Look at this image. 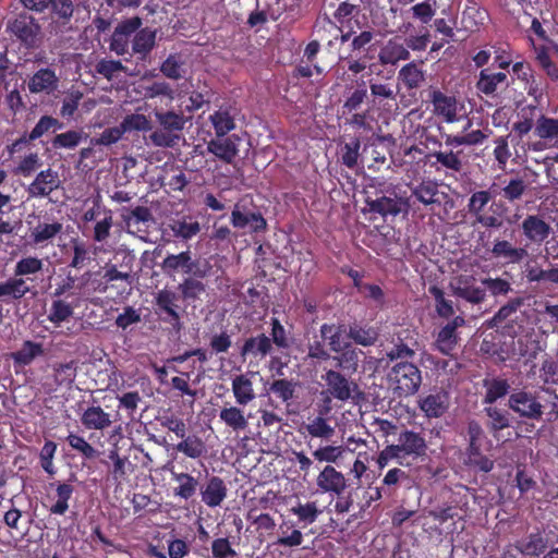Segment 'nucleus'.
<instances>
[{"label":"nucleus","mask_w":558,"mask_h":558,"mask_svg":"<svg viewBox=\"0 0 558 558\" xmlns=\"http://www.w3.org/2000/svg\"><path fill=\"white\" fill-rule=\"evenodd\" d=\"M520 230L527 244L541 245L551 233L550 225L541 215H526Z\"/></svg>","instance_id":"obj_11"},{"label":"nucleus","mask_w":558,"mask_h":558,"mask_svg":"<svg viewBox=\"0 0 558 558\" xmlns=\"http://www.w3.org/2000/svg\"><path fill=\"white\" fill-rule=\"evenodd\" d=\"M202 501L209 508L219 507L227 497L228 488L219 476H210L199 488Z\"/></svg>","instance_id":"obj_21"},{"label":"nucleus","mask_w":558,"mask_h":558,"mask_svg":"<svg viewBox=\"0 0 558 558\" xmlns=\"http://www.w3.org/2000/svg\"><path fill=\"white\" fill-rule=\"evenodd\" d=\"M73 315V307L63 300H54L51 303L48 320L56 327L66 322Z\"/></svg>","instance_id":"obj_59"},{"label":"nucleus","mask_w":558,"mask_h":558,"mask_svg":"<svg viewBox=\"0 0 558 558\" xmlns=\"http://www.w3.org/2000/svg\"><path fill=\"white\" fill-rule=\"evenodd\" d=\"M178 295L169 289H161L155 296V304L160 313H165L168 317H162L165 323H169L173 330L179 332L182 329L181 317L179 314V305L177 304Z\"/></svg>","instance_id":"obj_14"},{"label":"nucleus","mask_w":558,"mask_h":558,"mask_svg":"<svg viewBox=\"0 0 558 558\" xmlns=\"http://www.w3.org/2000/svg\"><path fill=\"white\" fill-rule=\"evenodd\" d=\"M490 253L495 258L504 259L507 264H520L529 257L526 246H515L506 239H495Z\"/></svg>","instance_id":"obj_18"},{"label":"nucleus","mask_w":558,"mask_h":558,"mask_svg":"<svg viewBox=\"0 0 558 558\" xmlns=\"http://www.w3.org/2000/svg\"><path fill=\"white\" fill-rule=\"evenodd\" d=\"M323 379L326 381L329 393L337 400L347 401L351 398V386L353 385L347 374L336 369H328Z\"/></svg>","instance_id":"obj_23"},{"label":"nucleus","mask_w":558,"mask_h":558,"mask_svg":"<svg viewBox=\"0 0 558 558\" xmlns=\"http://www.w3.org/2000/svg\"><path fill=\"white\" fill-rule=\"evenodd\" d=\"M534 135L548 147H558V119L542 114L534 126Z\"/></svg>","instance_id":"obj_32"},{"label":"nucleus","mask_w":558,"mask_h":558,"mask_svg":"<svg viewBox=\"0 0 558 558\" xmlns=\"http://www.w3.org/2000/svg\"><path fill=\"white\" fill-rule=\"evenodd\" d=\"M513 547L515 550L526 557H538L543 555L548 547V539L543 532L536 531L518 539Z\"/></svg>","instance_id":"obj_22"},{"label":"nucleus","mask_w":558,"mask_h":558,"mask_svg":"<svg viewBox=\"0 0 558 558\" xmlns=\"http://www.w3.org/2000/svg\"><path fill=\"white\" fill-rule=\"evenodd\" d=\"M301 530L294 521L283 520L279 525V537L276 544L290 548L300 546L304 539Z\"/></svg>","instance_id":"obj_38"},{"label":"nucleus","mask_w":558,"mask_h":558,"mask_svg":"<svg viewBox=\"0 0 558 558\" xmlns=\"http://www.w3.org/2000/svg\"><path fill=\"white\" fill-rule=\"evenodd\" d=\"M271 350L272 344L270 338H268L265 333H260L256 337H250L244 341L240 350V355L243 359H246L247 356L263 359L268 355Z\"/></svg>","instance_id":"obj_31"},{"label":"nucleus","mask_w":558,"mask_h":558,"mask_svg":"<svg viewBox=\"0 0 558 558\" xmlns=\"http://www.w3.org/2000/svg\"><path fill=\"white\" fill-rule=\"evenodd\" d=\"M449 395L444 390L429 393L420 400V409L429 418L442 416L449 408Z\"/></svg>","instance_id":"obj_24"},{"label":"nucleus","mask_w":558,"mask_h":558,"mask_svg":"<svg viewBox=\"0 0 558 558\" xmlns=\"http://www.w3.org/2000/svg\"><path fill=\"white\" fill-rule=\"evenodd\" d=\"M429 293L435 299L436 312L440 317L449 318L454 314L452 302L445 298V293L440 288L436 286L429 287Z\"/></svg>","instance_id":"obj_64"},{"label":"nucleus","mask_w":558,"mask_h":558,"mask_svg":"<svg viewBox=\"0 0 558 558\" xmlns=\"http://www.w3.org/2000/svg\"><path fill=\"white\" fill-rule=\"evenodd\" d=\"M437 9V0H424L416 3L411 8L413 19L420 21L422 24L429 23Z\"/></svg>","instance_id":"obj_63"},{"label":"nucleus","mask_w":558,"mask_h":558,"mask_svg":"<svg viewBox=\"0 0 558 558\" xmlns=\"http://www.w3.org/2000/svg\"><path fill=\"white\" fill-rule=\"evenodd\" d=\"M60 185L58 173L51 168L41 170L29 184L27 192L32 197H46Z\"/></svg>","instance_id":"obj_20"},{"label":"nucleus","mask_w":558,"mask_h":558,"mask_svg":"<svg viewBox=\"0 0 558 558\" xmlns=\"http://www.w3.org/2000/svg\"><path fill=\"white\" fill-rule=\"evenodd\" d=\"M484 413L488 417L487 428L494 436H496L500 430L510 427L508 411L489 405L484 408Z\"/></svg>","instance_id":"obj_48"},{"label":"nucleus","mask_w":558,"mask_h":558,"mask_svg":"<svg viewBox=\"0 0 558 558\" xmlns=\"http://www.w3.org/2000/svg\"><path fill=\"white\" fill-rule=\"evenodd\" d=\"M209 121L217 137H223L235 129L234 117L230 113L229 109L220 108L216 110L209 116Z\"/></svg>","instance_id":"obj_47"},{"label":"nucleus","mask_w":558,"mask_h":558,"mask_svg":"<svg viewBox=\"0 0 558 558\" xmlns=\"http://www.w3.org/2000/svg\"><path fill=\"white\" fill-rule=\"evenodd\" d=\"M172 480L178 483L173 488L174 496L189 500L196 494L199 483L192 474L172 472Z\"/></svg>","instance_id":"obj_40"},{"label":"nucleus","mask_w":558,"mask_h":558,"mask_svg":"<svg viewBox=\"0 0 558 558\" xmlns=\"http://www.w3.org/2000/svg\"><path fill=\"white\" fill-rule=\"evenodd\" d=\"M348 338L352 339L356 344L369 347L376 342L378 333L372 327H363L354 324L349 328Z\"/></svg>","instance_id":"obj_57"},{"label":"nucleus","mask_w":558,"mask_h":558,"mask_svg":"<svg viewBox=\"0 0 558 558\" xmlns=\"http://www.w3.org/2000/svg\"><path fill=\"white\" fill-rule=\"evenodd\" d=\"M430 101L436 116L442 117L447 123L457 120V99L454 96H448L439 89H435L430 94Z\"/></svg>","instance_id":"obj_26"},{"label":"nucleus","mask_w":558,"mask_h":558,"mask_svg":"<svg viewBox=\"0 0 558 558\" xmlns=\"http://www.w3.org/2000/svg\"><path fill=\"white\" fill-rule=\"evenodd\" d=\"M82 140V131L69 130L57 134L51 141V145L54 149H74L81 144Z\"/></svg>","instance_id":"obj_60"},{"label":"nucleus","mask_w":558,"mask_h":558,"mask_svg":"<svg viewBox=\"0 0 558 558\" xmlns=\"http://www.w3.org/2000/svg\"><path fill=\"white\" fill-rule=\"evenodd\" d=\"M410 190L411 195L425 206H439L441 204L440 196L445 195V193L439 191L438 183L433 180H422L418 184L411 186Z\"/></svg>","instance_id":"obj_28"},{"label":"nucleus","mask_w":558,"mask_h":558,"mask_svg":"<svg viewBox=\"0 0 558 558\" xmlns=\"http://www.w3.org/2000/svg\"><path fill=\"white\" fill-rule=\"evenodd\" d=\"M157 29L150 27H142L135 33L132 40V52L138 56V59L145 61L156 46Z\"/></svg>","instance_id":"obj_27"},{"label":"nucleus","mask_w":558,"mask_h":558,"mask_svg":"<svg viewBox=\"0 0 558 558\" xmlns=\"http://www.w3.org/2000/svg\"><path fill=\"white\" fill-rule=\"evenodd\" d=\"M29 292V288L23 278L16 276L0 283V299L11 298L20 300Z\"/></svg>","instance_id":"obj_53"},{"label":"nucleus","mask_w":558,"mask_h":558,"mask_svg":"<svg viewBox=\"0 0 558 558\" xmlns=\"http://www.w3.org/2000/svg\"><path fill=\"white\" fill-rule=\"evenodd\" d=\"M496 183L489 190L473 192L468 201V213L473 218L472 226L480 225L485 229H500L504 225L501 215L486 210L487 204L497 194Z\"/></svg>","instance_id":"obj_6"},{"label":"nucleus","mask_w":558,"mask_h":558,"mask_svg":"<svg viewBox=\"0 0 558 558\" xmlns=\"http://www.w3.org/2000/svg\"><path fill=\"white\" fill-rule=\"evenodd\" d=\"M410 58L409 50L400 43L389 40L387 45L380 50L378 59L383 65H395L401 60Z\"/></svg>","instance_id":"obj_45"},{"label":"nucleus","mask_w":558,"mask_h":558,"mask_svg":"<svg viewBox=\"0 0 558 558\" xmlns=\"http://www.w3.org/2000/svg\"><path fill=\"white\" fill-rule=\"evenodd\" d=\"M466 436L468 446L464 451V464L476 472H490L494 469L495 462L482 451L486 435L477 421L471 420L468 423Z\"/></svg>","instance_id":"obj_5"},{"label":"nucleus","mask_w":558,"mask_h":558,"mask_svg":"<svg viewBox=\"0 0 558 558\" xmlns=\"http://www.w3.org/2000/svg\"><path fill=\"white\" fill-rule=\"evenodd\" d=\"M154 116L159 129L150 133V143L161 148L174 147L182 138V131L190 118L174 110H155Z\"/></svg>","instance_id":"obj_2"},{"label":"nucleus","mask_w":558,"mask_h":558,"mask_svg":"<svg viewBox=\"0 0 558 558\" xmlns=\"http://www.w3.org/2000/svg\"><path fill=\"white\" fill-rule=\"evenodd\" d=\"M360 148L361 141L359 137H352L349 143H345L343 146H341V163L349 169H354L357 166Z\"/></svg>","instance_id":"obj_58"},{"label":"nucleus","mask_w":558,"mask_h":558,"mask_svg":"<svg viewBox=\"0 0 558 558\" xmlns=\"http://www.w3.org/2000/svg\"><path fill=\"white\" fill-rule=\"evenodd\" d=\"M508 408L522 418L539 421L544 414L542 398L525 389H513L508 398Z\"/></svg>","instance_id":"obj_9"},{"label":"nucleus","mask_w":558,"mask_h":558,"mask_svg":"<svg viewBox=\"0 0 558 558\" xmlns=\"http://www.w3.org/2000/svg\"><path fill=\"white\" fill-rule=\"evenodd\" d=\"M314 32L318 35L320 40H328V46L333 45V40H340L342 44L347 43L354 36V31L351 28L348 32L342 31V25H338L331 17L324 13L319 14L314 24Z\"/></svg>","instance_id":"obj_13"},{"label":"nucleus","mask_w":558,"mask_h":558,"mask_svg":"<svg viewBox=\"0 0 558 558\" xmlns=\"http://www.w3.org/2000/svg\"><path fill=\"white\" fill-rule=\"evenodd\" d=\"M302 428L304 429L303 433L312 438L329 440L335 435V427L328 423L327 418L320 415L308 418V422Z\"/></svg>","instance_id":"obj_44"},{"label":"nucleus","mask_w":558,"mask_h":558,"mask_svg":"<svg viewBox=\"0 0 558 558\" xmlns=\"http://www.w3.org/2000/svg\"><path fill=\"white\" fill-rule=\"evenodd\" d=\"M461 155V150L434 151L430 154V157L435 158V162H433L432 166L440 165L442 168L454 173L461 172L463 170Z\"/></svg>","instance_id":"obj_50"},{"label":"nucleus","mask_w":558,"mask_h":558,"mask_svg":"<svg viewBox=\"0 0 558 558\" xmlns=\"http://www.w3.org/2000/svg\"><path fill=\"white\" fill-rule=\"evenodd\" d=\"M73 493V485L59 483L56 488L57 501L49 508L50 514L64 515L69 510V500L72 498Z\"/></svg>","instance_id":"obj_54"},{"label":"nucleus","mask_w":558,"mask_h":558,"mask_svg":"<svg viewBox=\"0 0 558 558\" xmlns=\"http://www.w3.org/2000/svg\"><path fill=\"white\" fill-rule=\"evenodd\" d=\"M368 100L367 84L364 80L356 81V86L353 90L348 92L343 102L344 112H355L361 106Z\"/></svg>","instance_id":"obj_46"},{"label":"nucleus","mask_w":558,"mask_h":558,"mask_svg":"<svg viewBox=\"0 0 558 558\" xmlns=\"http://www.w3.org/2000/svg\"><path fill=\"white\" fill-rule=\"evenodd\" d=\"M124 133L131 131L148 132L153 130L150 120L141 113H132L124 117L120 123Z\"/></svg>","instance_id":"obj_62"},{"label":"nucleus","mask_w":558,"mask_h":558,"mask_svg":"<svg viewBox=\"0 0 558 558\" xmlns=\"http://www.w3.org/2000/svg\"><path fill=\"white\" fill-rule=\"evenodd\" d=\"M253 197L245 195L240 198L231 213L230 222L235 229L250 227L252 233H260L267 230V220L259 210H251Z\"/></svg>","instance_id":"obj_8"},{"label":"nucleus","mask_w":558,"mask_h":558,"mask_svg":"<svg viewBox=\"0 0 558 558\" xmlns=\"http://www.w3.org/2000/svg\"><path fill=\"white\" fill-rule=\"evenodd\" d=\"M316 484L324 493L341 496L347 489L344 475L331 465H326L317 476Z\"/></svg>","instance_id":"obj_17"},{"label":"nucleus","mask_w":558,"mask_h":558,"mask_svg":"<svg viewBox=\"0 0 558 558\" xmlns=\"http://www.w3.org/2000/svg\"><path fill=\"white\" fill-rule=\"evenodd\" d=\"M43 354L44 348L41 343L26 340L23 342L20 350L12 353V359L15 364L26 366Z\"/></svg>","instance_id":"obj_49"},{"label":"nucleus","mask_w":558,"mask_h":558,"mask_svg":"<svg viewBox=\"0 0 558 558\" xmlns=\"http://www.w3.org/2000/svg\"><path fill=\"white\" fill-rule=\"evenodd\" d=\"M62 229L63 226L59 221H38L35 227L31 228V243L34 245H43L54 239L62 232Z\"/></svg>","instance_id":"obj_36"},{"label":"nucleus","mask_w":558,"mask_h":558,"mask_svg":"<svg viewBox=\"0 0 558 558\" xmlns=\"http://www.w3.org/2000/svg\"><path fill=\"white\" fill-rule=\"evenodd\" d=\"M289 512L296 517L294 523L299 529H305L313 524L322 513L315 501L302 502L300 500L289 509Z\"/></svg>","instance_id":"obj_33"},{"label":"nucleus","mask_w":558,"mask_h":558,"mask_svg":"<svg viewBox=\"0 0 558 558\" xmlns=\"http://www.w3.org/2000/svg\"><path fill=\"white\" fill-rule=\"evenodd\" d=\"M398 78L402 82L407 89H415L418 88L425 81V75L424 72L414 62H410L400 69Z\"/></svg>","instance_id":"obj_52"},{"label":"nucleus","mask_w":558,"mask_h":558,"mask_svg":"<svg viewBox=\"0 0 558 558\" xmlns=\"http://www.w3.org/2000/svg\"><path fill=\"white\" fill-rule=\"evenodd\" d=\"M484 387L486 392L483 398V404L493 405L497 400L510 395V384L505 378L485 379Z\"/></svg>","instance_id":"obj_42"},{"label":"nucleus","mask_w":558,"mask_h":558,"mask_svg":"<svg viewBox=\"0 0 558 558\" xmlns=\"http://www.w3.org/2000/svg\"><path fill=\"white\" fill-rule=\"evenodd\" d=\"M49 27L58 34L71 28V21L74 13L73 0H51L49 3Z\"/></svg>","instance_id":"obj_12"},{"label":"nucleus","mask_w":558,"mask_h":558,"mask_svg":"<svg viewBox=\"0 0 558 558\" xmlns=\"http://www.w3.org/2000/svg\"><path fill=\"white\" fill-rule=\"evenodd\" d=\"M251 376L253 373L236 375L232 379V392L239 405H246L255 399Z\"/></svg>","instance_id":"obj_34"},{"label":"nucleus","mask_w":558,"mask_h":558,"mask_svg":"<svg viewBox=\"0 0 558 558\" xmlns=\"http://www.w3.org/2000/svg\"><path fill=\"white\" fill-rule=\"evenodd\" d=\"M5 32L21 48L34 50L43 39V28L39 21L26 11H21L9 17Z\"/></svg>","instance_id":"obj_3"},{"label":"nucleus","mask_w":558,"mask_h":558,"mask_svg":"<svg viewBox=\"0 0 558 558\" xmlns=\"http://www.w3.org/2000/svg\"><path fill=\"white\" fill-rule=\"evenodd\" d=\"M170 227L174 236L181 238L183 240H191L201 232L199 222L192 220L191 218L190 221H187L185 218L175 220Z\"/></svg>","instance_id":"obj_61"},{"label":"nucleus","mask_w":558,"mask_h":558,"mask_svg":"<svg viewBox=\"0 0 558 558\" xmlns=\"http://www.w3.org/2000/svg\"><path fill=\"white\" fill-rule=\"evenodd\" d=\"M365 204L371 213L378 214L383 217H396L399 214L407 215L410 209L409 199L398 196L395 187L391 185L384 186V189L376 191L375 197L367 192Z\"/></svg>","instance_id":"obj_7"},{"label":"nucleus","mask_w":558,"mask_h":558,"mask_svg":"<svg viewBox=\"0 0 558 558\" xmlns=\"http://www.w3.org/2000/svg\"><path fill=\"white\" fill-rule=\"evenodd\" d=\"M219 417L233 432H243L248 426V420L244 411L235 405L225 407L220 410Z\"/></svg>","instance_id":"obj_41"},{"label":"nucleus","mask_w":558,"mask_h":558,"mask_svg":"<svg viewBox=\"0 0 558 558\" xmlns=\"http://www.w3.org/2000/svg\"><path fill=\"white\" fill-rule=\"evenodd\" d=\"M81 422L86 429L104 430L112 425L111 414L100 405H90L81 415Z\"/></svg>","instance_id":"obj_30"},{"label":"nucleus","mask_w":558,"mask_h":558,"mask_svg":"<svg viewBox=\"0 0 558 558\" xmlns=\"http://www.w3.org/2000/svg\"><path fill=\"white\" fill-rule=\"evenodd\" d=\"M387 380L398 398L414 396L421 388V368L411 361L395 363L387 373Z\"/></svg>","instance_id":"obj_4"},{"label":"nucleus","mask_w":558,"mask_h":558,"mask_svg":"<svg viewBox=\"0 0 558 558\" xmlns=\"http://www.w3.org/2000/svg\"><path fill=\"white\" fill-rule=\"evenodd\" d=\"M165 275L173 277L178 272L183 274L182 281L178 284V291L184 302L194 303L206 293L208 278L213 270V265L205 258H193L190 250L178 254H168L160 264Z\"/></svg>","instance_id":"obj_1"},{"label":"nucleus","mask_w":558,"mask_h":558,"mask_svg":"<svg viewBox=\"0 0 558 558\" xmlns=\"http://www.w3.org/2000/svg\"><path fill=\"white\" fill-rule=\"evenodd\" d=\"M77 373V364L75 361L56 364L53 366V377L57 386H71Z\"/></svg>","instance_id":"obj_55"},{"label":"nucleus","mask_w":558,"mask_h":558,"mask_svg":"<svg viewBox=\"0 0 558 558\" xmlns=\"http://www.w3.org/2000/svg\"><path fill=\"white\" fill-rule=\"evenodd\" d=\"M393 445L407 466L411 465V461H417L427 456L428 446L425 437L412 429L401 430L398 442Z\"/></svg>","instance_id":"obj_10"},{"label":"nucleus","mask_w":558,"mask_h":558,"mask_svg":"<svg viewBox=\"0 0 558 558\" xmlns=\"http://www.w3.org/2000/svg\"><path fill=\"white\" fill-rule=\"evenodd\" d=\"M507 74L504 72H490L482 69L476 82V89L486 96H494L499 85L507 83Z\"/></svg>","instance_id":"obj_35"},{"label":"nucleus","mask_w":558,"mask_h":558,"mask_svg":"<svg viewBox=\"0 0 558 558\" xmlns=\"http://www.w3.org/2000/svg\"><path fill=\"white\" fill-rule=\"evenodd\" d=\"M362 351L356 350L354 348H350V345L343 349L340 353L332 356V361H335L336 368L342 371L347 375H352L357 372L360 364V354Z\"/></svg>","instance_id":"obj_39"},{"label":"nucleus","mask_w":558,"mask_h":558,"mask_svg":"<svg viewBox=\"0 0 558 558\" xmlns=\"http://www.w3.org/2000/svg\"><path fill=\"white\" fill-rule=\"evenodd\" d=\"M174 446L178 452L191 459H199L206 453V445L197 435H186Z\"/></svg>","instance_id":"obj_43"},{"label":"nucleus","mask_w":558,"mask_h":558,"mask_svg":"<svg viewBox=\"0 0 558 558\" xmlns=\"http://www.w3.org/2000/svg\"><path fill=\"white\" fill-rule=\"evenodd\" d=\"M322 339L328 344L329 350L335 353H340L343 349L349 347L345 342L348 331L344 325L325 323L319 328Z\"/></svg>","instance_id":"obj_25"},{"label":"nucleus","mask_w":558,"mask_h":558,"mask_svg":"<svg viewBox=\"0 0 558 558\" xmlns=\"http://www.w3.org/2000/svg\"><path fill=\"white\" fill-rule=\"evenodd\" d=\"M59 84L54 70L43 68L36 71L28 80L27 87L31 94H52Z\"/></svg>","instance_id":"obj_19"},{"label":"nucleus","mask_w":558,"mask_h":558,"mask_svg":"<svg viewBox=\"0 0 558 558\" xmlns=\"http://www.w3.org/2000/svg\"><path fill=\"white\" fill-rule=\"evenodd\" d=\"M409 478L410 476L404 470L400 468L390 469L381 481L383 487H385L384 494L388 496L395 494L404 482L409 481Z\"/></svg>","instance_id":"obj_56"},{"label":"nucleus","mask_w":558,"mask_h":558,"mask_svg":"<svg viewBox=\"0 0 558 558\" xmlns=\"http://www.w3.org/2000/svg\"><path fill=\"white\" fill-rule=\"evenodd\" d=\"M465 324L462 316H456L447 323L438 332L435 345L445 355H451L458 344L457 329Z\"/></svg>","instance_id":"obj_16"},{"label":"nucleus","mask_w":558,"mask_h":558,"mask_svg":"<svg viewBox=\"0 0 558 558\" xmlns=\"http://www.w3.org/2000/svg\"><path fill=\"white\" fill-rule=\"evenodd\" d=\"M501 184L502 187L497 193L511 204L520 201L529 189L527 182L518 174L501 180Z\"/></svg>","instance_id":"obj_37"},{"label":"nucleus","mask_w":558,"mask_h":558,"mask_svg":"<svg viewBox=\"0 0 558 558\" xmlns=\"http://www.w3.org/2000/svg\"><path fill=\"white\" fill-rule=\"evenodd\" d=\"M239 142L238 135L223 136L211 138L207 143V151L213 154L219 160L225 163H232L239 154Z\"/></svg>","instance_id":"obj_15"},{"label":"nucleus","mask_w":558,"mask_h":558,"mask_svg":"<svg viewBox=\"0 0 558 558\" xmlns=\"http://www.w3.org/2000/svg\"><path fill=\"white\" fill-rule=\"evenodd\" d=\"M453 293L456 296L472 304H481L486 299L484 286H475V279L473 277L460 278Z\"/></svg>","instance_id":"obj_29"},{"label":"nucleus","mask_w":558,"mask_h":558,"mask_svg":"<svg viewBox=\"0 0 558 558\" xmlns=\"http://www.w3.org/2000/svg\"><path fill=\"white\" fill-rule=\"evenodd\" d=\"M298 386V381L292 379H275L272 383H270L268 391L275 395L283 403L289 405L292 399L295 397V390Z\"/></svg>","instance_id":"obj_51"}]
</instances>
